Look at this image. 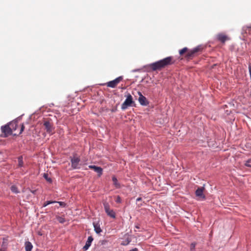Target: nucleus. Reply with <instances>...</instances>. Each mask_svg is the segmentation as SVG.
Listing matches in <instances>:
<instances>
[{
    "label": "nucleus",
    "instance_id": "1",
    "mask_svg": "<svg viewBox=\"0 0 251 251\" xmlns=\"http://www.w3.org/2000/svg\"><path fill=\"white\" fill-rule=\"evenodd\" d=\"M174 63L175 60L173 57L169 56L150 64V67L152 71H156L172 65Z\"/></svg>",
    "mask_w": 251,
    "mask_h": 251
},
{
    "label": "nucleus",
    "instance_id": "2",
    "mask_svg": "<svg viewBox=\"0 0 251 251\" xmlns=\"http://www.w3.org/2000/svg\"><path fill=\"white\" fill-rule=\"evenodd\" d=\"M8 124L9 126L10 127L12 134L14 136H17L21 134L25 129V126L24 124H22L20 126V129L19 132H16L17 128L19 127L17 121H13L9 123Z\"/></svg>",
    "mask_w": 251,
    "mask_h": 251
},
{
    "label": "nucleus",
    "instance_id": "3",
    "mask_svg": "<svg viewBox=\"0 0 251 251\" xmlns=\"http://www.w3.org/2000/svg\"><path fill=\"white\" fill-rule=\"evenodd\" d=\"M70 159L71 162V166L73 169H76L80 168L79 162L80 161V159L76 154H73V156L70 157Z\"/></svg>",
    "mask_w": 251,
    "mask_h": 251
},
{
    "label": "nucleus",
    "instance_id": "4",
    "mask_svg": "<svg viewBox=\"0 0 251 251\" xmlns=\"http://www.w3.org/2000/svg\"><path fill=\"white\" fill-rule=\"evenodd\" d=\"M134 102L132 99V97L129 94H128L126 96V99L124 102V103L122 104L121 108L123 110H125L127 108V107L131 106L132 103Z\"/></svg>",
    "mask_w": 251,
    "mask_h": 251
},
{
    "label": "nucleus",
    "instance_id": "5",
    "mask_svg": "<svg viewBox=\"0 0 251 251\" xmlns=\"http://www.w3.org/2000/svg\"><path fill=\"white\" fill-rule=\"evenodd\" d=\"M201 48L200 46L197 47L193 50L188 51L186 54L185 57L188 59H192L196 55V53L201 51Z\"/></svg>",
    "mask_w": 251,
    "mask_h": 251
},
{
    "label": "nucleus",
    "instance_id": "6",
    "mask_svg": "<svg viewBox=\"0 0 251 251\" xmlns=\"http://www.w3.org/2000/svg\"><path fill=\"white\" fill-rule=\"evenodd\" d=\"M104 208L105 211L107 215L112 218H115L116 217V214L115 212L113 211V210L111 209L110 208L109 205L107 202H104L103 203Z\"/></svg>",
    "mask_w": 251,
    "mask_h": 251
},
{
    "label": "nucleus",
    "instance_id": "7",
    "mask_svg": "<svg viewBox=\"0 0 251 251\" xmlns=\"http://www.w3.org/2000/svg\"><path fill=\"white\" fill-rule=\"evenodd\" d=\"M216 39L224 44L226 41L230 40V38L224 33H219L216 35Z\"/></svg>",
    "mask_w": 251,
    "mask_h": 251
},
{
    "label": "nucleus",
    "instance_id": "8",
    "mask_svg": "<svg viewBox=\"0 0 251 251\" xmlns=\"http://www.w3.org/2000/svg\"><path fill=\"white\" fill-rule=\"evenodd\" d=\"M123 79L122 76H119L113 80L107 82L105 85L110 88H115L120 82Z\"/></svg>",
    "mask_w": 251,
    "mask_h": 251
},
{
    "label": "nucleus",
    "instance_id": "9",
    "mask_svg": "<svg viewBox=\"0 0 251 251\" xmlns=\"http://www.w3.org/2000/svg\"><path fill=\"white\" fill-rule=\"evenodd\" d=\"M1 130L2 132L4 134V137H6L9 135L13 134L11 131V129L9 126L8 124L4 126H2L1 127Z\"/></svg>",
    "mask_w": 251,
    "mask_h": 251
},
{
    "label": "nucleus",
    "instance_id": "10",
    "mask_svg": "<svg viewBox=\"0 0 251 251\" xmlns=\"http://www.w3.org/2000/svg\"><path fill=\"white\" fill-rule=\"evenodd\" d=\"M205 190V188L204 187H198L196 190L195 194L197 197L199 198V199L201 200H205V196L203 194V191Z\"/></svg>",
    "mask_w": 251,
    "mask_h": 251
},
{
    "label": "nucleus",
    "instance_id": "11",
    "mask_svg": "<svg viewBox=\"0 0 251 251\" xmlns=\"http://www.w3.org/2000/svg\"><path fill=\"white\" fill-rule=\"evenodd\" d=\"M44 126L45 127L46 131L50 134H52L53 128L52 124L49 121H45L44 123Z\"/></svg>",
    "mask_w": 251,
    "mask_h": 251
},
{
    "label": "nucleus",
    "instance_id": "12",
    "mask_svg": "<svg viewBox=\"0 0 251 251\" xmlns=\"http://www.w3.org/2000/svg\"><path fill=\"white\" fill-rule=\"evenodd\" d=\"M138 94L139 96L138 100L139 103L142 105H147L149 104L146 98L144 97L140 92H138Z\"/></svg>",
    "mask_w": 251,
    "mask_h": 251
},
{
    "label": "nucleus",
    "instance_id": "13",
    "mask_svg": "<svg viewBox=\"0 0 251 251\" xmlns=\"http://www.w3.org/2000/svg\"><path fill=\"white\" fill-rule=\"evenodd\" d=\"M88 167L90 169L94 170V171L98 174V176H100L102 174V169L100 167L95 165H89Z\"/></svg>",
    "mask_w": 251,
    "mask_h": 251
},
{
    "label": "nucleus",
    "instance_id": "14",
    "mask_svg": "<svg viewBox=\"0 0 251 251\" xmlns=\"http://www.w3.org/2000/svg\"><path fill=\"white\" fill-rule=\"evenodd\" d=\"M93 226L94 227V230L97 234H99L102 232V230L98 223H93Z\"/></svg>",
    "mask_w": 251,
    "mask_h": 251
},
{
    "label": "nucleus",
    "instance_id": "15",
    "mask_svg": "<svg viewBox=\"0 0 251 251\" xmlns=\"http://www.w3.org/2000/svg\"><path fill=\"white\" fill-rule=\"evenodd\" d=\"M25 251H31V250L33 248V246L30 242H29V241L25 242Z\"/></svg>",
    "mask_w": 251,
    "mask_h": 251
},
{
    "label": "nucleus",
    "instance_id": "16",
    "mask_svg": "<svg viewBox=\"0 0 251 251\" xmlns=\"http://www.w3.org/2000/svg\"><path fill=\"white\" fill-rule=\"evenodd\" d=\"M18 166L20 167H23V164H24L23 161V156H19L18 157Z\"/></svg>",
    "mask_w": 251,
    "mask_h": 251
},
{
    "label": "nucleus",
    "instance_id": "17",
    "mask_svg": "<svg viewBox=\"0 0 251 251\" xmlns=\"http://www.w3.org/2000/svg\"><path fill=\"white\" fill-rule=\"evenodd\" d=\"M10 189H11V191L14 193L17 194V193H19V191L17 187L15 185H12Z\"/></svg>",
    "mask_w": 251,
    "mask_h": 251
},
{
    "label": "nucleus",
    "instance_id": "18",
    "mask_svg": "<svg viewBox=\"0 0 251 251\" xmlns=\"http://www.w3.org/2000/svg\"><path fill=\"white\" fill-rule=\"evenodd\" d=\"M56 201H46L44 203V204L43 205V207H46L49 204L56 203Z\"/></svg>",
    "mask_w": 251,
    "mask_h": 251
},
{
    "label": "nucleus",
    "instance_id": "19",
    "mask_svg": "<svg viewBox=\"0 0 251 251\" xmlns=\"http://www.w3.org/2000/svg\"><path fill=\"white\" fill-rule=\"evenodd\" d=\"M112 180H113V181L114 182V184L115 185V186L117 188H119L120 187V185L118 183V180H117V179L116 178V177H115V176H113L112 177Z\"/></svg>",
    "mask_w": 251,
    "mask_h": 251
},
{
    "label": "nucleus",
    "instance_id": "20",
    "mask_svg": "<svg viewBox=\"0 0 251 251\" xmlns=\"http://www.w3.org/2000/svg\"><path fill=\"white\" fill-rule=\"evenodd\" d=\"M188 50V48L186 47H185V48H183L182 49L180 50L179 51V53L180 55H182L184 53L186 52Z\"/></svg>",
    "mask_w": 251,
    "mask_h": 251
},
{
    "label": "nucleus",
    "instance_id": "21",
    "mask_svg": "<svg viewBox=\"0 0 251 251\" xmlns=\"http://www.w3.org/2000/svg\"><path fill=\"white\" fill-rule=\"evenodd\" d=\"M44 178L49 182H51L52 180L50 178L48 177V175L47 174H44Z\"/></svg>",
    "mask_w": 251,
    "mask_h": 251
},
{
    "label": "nucleus",
    "instance_id": "22",
    "mask_svg": "<svg viewBox=\"0 0 251 251\" xmlns=\"http://www.w3.org/2000/svg\"><path fill=\"white\" fill-rule=\"evenodd\" d=\"M93 240V238L92 236H89L86 243H88V244L91 245Z\"/></svg>",
    "mask_w": 251,
    "mask_h": 251
},
{
    "label": "nucleus",
    "instance_id": "23",
    "mask_svg": "<svg viewBox=\"0 0 251 251\" xmlns=\"http://www.w3.org/2000/svg\"><path fill=\"white\" fill-rule=\"evenodd\" d=\"M7 249V244L5 245H2L1 248L0 249V251H6V250Z\"/></svg>",
    "mask_w": 251,
    "mask_h": 251
},
{
    "label": "nucleus",
    "instance_id": "24",
    "mask_svg": "<svg viewBox=\"0 0 251 251\" xmlns=\"http://www.w3.org/2000/svg\"><path fill=\"white\" fill-rule=\"evenodd\" d=\"M57 220L60 223H63L65 222V219L61 217H58Z\"/></svg>",
    "mask_w": 251,
    "mask_h": 251
},
{
    "label": "nucleus",
    "instance_id": "25",
    "mask_svg": "<svg viewBox=\"0 0 251 251\" xmlns=\"http://www.w3.org/2000/svg\"><path fill=\"white\" fill-rule=\"evenodd\" d=\"M249 163H251V159L247 160L245 163V165L247 167H251V165L249 164Z\"/></svg>",
    "mask_w": 251,
    "mask_h": 251
},
{
    "label": "nucleus",
    "instance_id": "26",
    "mask_svg": "<svg viewBox=\"0 0 251 251\" xmlns=\"http://www.w3.org/2000/svg\"><path fill=\"white\" fill-rule=\"evenodd\" d=\"M196 247V243H192L190 245V250L191 251H193V250H195Z\"/></svg>",
    "mask_w": 251,
    "mask_h": 251
},
{
    "label": "nucleus",
    "instance_id": "27",
    "mask_svg": "<svg viewBox=\"0 0 251 251\" xmlns=\"http://www.w3.org/2000/svg\"><path fill=\"white\" fill-rule=\"evenodd\" d=\"M91 246L90 244H88V243H86L85 245L84 246L83 248L86 250H87L89 247Z\"/></svg>",
    "mask_w": 251,
    "mask_h": 251
},
{
    "label": "nucleus",
    "instance_id": "28",
    "mask_svg": "<svg viewBox=\"0 0 251 251\" xmlns=\"http://www.w3.org/2000/svg\"><path fill=\"white\" fill-rule=\"evenodd\" d=\"M7 241H8V240L7 239L3 238L2 245H5L6 244L7 245Z\"/></svg>",
    "mask_w": 251,
    "mask_h": 251
},
{
    "label": "nucleus",
    "instance_id": "29",
    "mask_svg": "<svg viewBox=\"0 0 251 251\" xmlns=\"http://www.w3.org/2000/svg\"><path fill=\"white\" fill-rule=\"evenodd\" d=\"M59 205L61 206H64L65 205V204L64 202H62V201H58L57 202Z\"/></svg>",
    "mask_w": 251,
    "mask_h": 251
},
{
    "label": "nucleus",
    "instance_id": "30",
    "mask_svg": "<svg viewBox=\"0 0 251 251\" xmlns=\"http://www.w3.org/2000/svg\"><path fill=\"white\" fill-rule=\"evenodd\" d=\"M117 202H121V198L119 196L117 197V200H116Z\"/></svg>",
    "mask_w": 251,
    "mask_h": 251
},
{
    "label": "nucleus",
    "instance_id": "31",
    "mask_svg": "<svg viewBox=\"0 0 251 251\" xmlns=\"http://www.w3.org/2000/svg\"><path fill=\"white\" fill-rule=\"evenodd\" d=\"M249 70L250 77L251 78V65H250L249 66Z\"/></svg>",
    "mask_w": 251,
    "mask_h": 251
},
{
    "label": "nucleus",
    "instance_id": "32",
    "mask_svg": "<svg viewBox=\"0 0 251 251\" xmlns=\"http://www.w3.org/2000/svg\"><path fill=\"white\" fill-rule=\"evenodd\" d=\"M129 251H138V250L137 248H134L130 250Z\"/></svg>",
    "mask_w": 251,
    "mask_h": 251
},
{
    "label": "nucleus",
    "instance_id": "33",
    "mask_svg": "<svg viewBox=\"0 0 251 251\" xmlns=\"http://www.w3.org/2000/svg\"><path fill=\"white\" fill-rule=\"evenodd\" d=\"M141 200H142V198H138L136 199V201L138 202V201H141Z\"/></svg>",
    "mask_w": 251,
    "mask_h": 251
},
{
    "label": "nucleus",
    "instance_id": "34",
    "mask_svg": "<svg viewBox=\"0 0 251 251\" xmlns=\"http://www.w3.org/2000/svg\"><path fill=\"white\" fill-rule=\"evenodd\" d=\"M30 191H31V192L32 193H33V194H35L36 193V190H31Z\"/></svg>",
    "mask_w": 251,
    "mask_h": 251
},
{
    "label": "nucleus",
    "instance_id": "35",
    "mask_svg": "<svg viewBox=\"0 0 251 251\" xmlns=\"http://www.w3.org/2000/svg\"><path fill=\"white\" fill-rule=\"evenodd\" d=\"M136 227L137 228H139V226H136Z\"/></svg>",
    "mask_w": 251,
    "mask_h": 251
}]
</instances>
